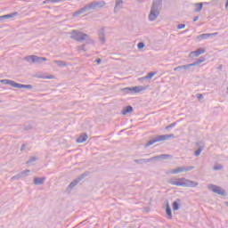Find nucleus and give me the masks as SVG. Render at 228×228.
<instances>
[{
  "label": "nucleus",
  "instance_id": "nucleus-1",
  "mask_svg": "<svg viewBox=\"0 0 228 228\" xmlns=\"http://www.w3.org/2000/svg\"><path fill=\"white\" fill-rule=\"evenodd\" d=\"M105 6H106V2H104L102 0V1L94 0V1L86 4L84 7H82L78 11L73 12L72 17H77V16L85 13V12H90V10L101 9Z\"/></svg>",
  "mask_w": 228,
  "mask_h": 228
},
{
  "label": "nucleus",
  "instance_id": "nucleus-2",
  "mask_svg": "<svg viewBox=\"0 0 228 228\" xmlns=\"http://www.w3.org/2000/svg\"><path fill=\"white\" fill-rule=\"evenodd\" d=\"M168 184L173 186H183V188H197L199 183L195 181L188 180L184 177L182 178H170L167 181Z\"/></svg>",
  "mask_w": 228,
  "mask_h": 228
},
{
  "label": "nucleus",
  "instance_id": "nucleus-3",
  "mask_svg": "<svg viewBox=\"0 0 228 228\" xmlns=\"http://www.w3.org/2000/svg\"><path fill=\"white\" fill-rule=\"evenodd\" d=\"M161 8H163V0H153L149 14V20L151 22L156 20V19L159 17Z\"/></svg>",
  "mask_w": 228,
  "mask_h": 228
},
{
  "label": "nucleus",
  "instance_id": "nucleus-4",
  "mask_svg": "<svg viewBox=\"0 0 228 228\" xmlns=\"http://www.w3.org/2000/svg\"><path fill=\"white\" fill-rule=\"evenodd\" d=\"M70 38L72 40H76L77 42H85L86 44H94V39L90 37L88 34H86L84 32H81L79 30H72L70 32Z\"/></svg>",
  "mask_w": 228,
  "mask_h": 228
},
{
  "label": "nucleus",
  "instance_id": "nucleus-5",
  "mask_svg": "<svg viewBox=\"0 0 228 228\" xmlns=\"http://www.w3.org/2000/svg\"><path fill=\"white\" fill-rule=\"evenodd\" d=\"M0 83H3V85H10V86L19 89L27 88L28 90H31V88H33V86L31 85H22L10 79H2L0 80Z\"/></svg>",
  "mask_w": 228,
  "mask_h": 228
},
{
  "label": "nucleus",
  "instance_id": "nucleus-6",
  "mask_svg": "<svg viewBox=\"0 0 228 228\" xmlns=\"http://www.w3.org/2000/svg\"><path fill=\"white\" fill-rule=\"evenodd\" d=\"M174 134H163L158 135L153 139L150 140L146 144L145 147H151V145H154V143H158V142H165V140H170V138H174Z\"/></svg>",
  "mask_w": 228,
  "mask_h": 228
},
{
  "label": "nucleus",
  "instance_id": "nucleus-7",
  "mask_svg": "<svg viewBox=\"0 0 228 228\" xmlns=\"http://www.w3.org/2000/svg\"><path fill=\"white\" fill-rule=\"evenodd\" d=\"M193 168H195V167L193 166L178 167L175 169L169 170L167 174H172V175L183 174V172H190L193 170Z\"/></svg>",
  "mask_w": 228,
  "mask_h": 228
},
{
  "label": "nucleus",
  "instance_id": "nucleus-8",
  "mask_svg": "<svg viewBox=\"0 0 228 228\" xmlns=\"http://www.w3.org/2000/svg\"><path fill=\"white\" fill-rule=\"evenodd\" d=\"M85 177H86V174H82L78 178L73 180L69 185L68 186L67 190L68 191H72V189L75 188L76 186H77V184L79 183V182L82 180V179H85Z\"/></svg>",
  "mask_w": 228,
  "mask_h": 228
},
{
  "label": "nucleus",
  "instance_id": "nucleus-9",
  "mask_svg": "<svg viewBox=\"0 0 228 228\" xmlns=\"http://www.w3.org/2000/svg\"><path fill=\"white\" fill-rule=\"evenodd\" d=\"M98 37L101 44H106V28L102 27L98 30Z\"/></svg>",
  "mask_w": 228,
  "mask_h": 228
},
{
  "label": "nucleus",
  "instance_id": "nucleus-10",
  "mask_svg": "<svg viewBox=\"0 0 228 228\" xmlns=\"http://www.w3.org/2000/svg\"><path fill=\"white\" fill-rule=\"evenodd\" d=\"M206 53V49L204 48H199L196 51L191 52L189 54V58H199L200 54H204Z\"/></svg>",
  "mask_w": 228,
  "mask_h": 228
},
{
  "label": "nucleus",
  "instance_id": "nucleus-11",
  "mask_svg": "<svg viewBox=\"0 0 228 228\" xmlns=\"http://www.w3.org/2000/svg\"><path fill=\"white\" fill-rule=\"evenodd\" d=\"M124 8V1L123 0H116L115 6H114V13H118L120 10Z\"/></svg>",
  "mask_w": 228,
  "mask_h": 228
},
{
  "label": "nucleus",
  "instance_id": "nucleus-12",
  "mask_svg": "<svg viewBox=\"0 0 228 228\" xmlns=\"http://www.w3.org/2000/svg\"><path fill=\"white\" fill-rule=\"evenodd\" d=\"M145 90H147V86H134V87H131V94H140V92H143Z\"/></svg>",
  "mask_w": 228,
  "mask_h": 228
},
{
  "label": "nucleus",
  "instance_id": "nucleus-13",
  "mask_svg": "<svg viewBox=\"0 0 228 228\" xmlns=\"http://www.w3.org/2000/svg\"><path fill=\"white\" fill-rule=\"evenodd\" d=\"M196 145L199 147V149L194 151V156H196V158H199V156H200V154L202 153V151H204V143L199 142L196 143Z\"/></svg>",
  "mask_w": 228,
  "mask_h": 228
},
{
  "label": "nucleus",
  "instance_id": "nucleus-14",
  "mask_svg": "<svg viewBox=\"0 0 228 228\" xmlns=\"http://www.w3.org/2000/svg\"><path fill=\"white\" fill-rule=\"evenodd\" d=\"M218 35V32L212 33V34H201L197 37V40H208L209 37H216Z\"/></svg>",
  "mask_w": 228,
  "mask_h": 228
},
{
  "label": "nucleus",
  "instance_id": "nucleus-15",
  "mask_svg": "<svg viewBox=\"0 0 228 228\" xmlns=\"http://www.w3.org/2000/svg\"><path fill=\"white\" fill-rule=\"evenodd\" d=\"M152 160V157L150 159H134V163H136L137 165H145L147 163H151Z\"/></svg>",
  "mask_w": 228,
  "mask_h": 228
},
{
  "label": "nucleus",
  "instance_id": "nucleus-16",
  "mask_svg": "<svg viewBox=\"0 0 228 228\" xmlns=\"http://www.w3.org/2000/svg\"><path fill=\"white\" fill-rule=\"evenodd\" d=\"M208 189L211 190V191H213L214 193H217V195H224V192L222 191L220 187L216 185L210 184L208 186Z\"/></svg>",
  "mask_w": 228,
  "mask_h": 228
},
{
  "label": "nucleus",
  "instance_id": "nucleus-17",
  "mask_svg": "<svg viewBox=\"0 0 228 228\" xmlns=\"http://www.w3.org/2000/svg\"><path fill=\"white\" fill-rule=\"evenodd\" d=\"M18 13L17 12H12L10 14H5L3 16H0V22H4V20L8 19H13V17H17Z\"/></svg>",
  "mask_w": 228,
  "mask_h": 228
},
{
  "label": "nucleus",
  "instance_id": "nucleus-18",
  "mask_svg": "<svg viewBox=\"0 0 228 228\" xmlns=\"http://www.w3.org/2000/svg\"><path fill=\"white\" fill-rule=\"evenodd\" d=\"M88 140V134H82L77 138L76 142L77 143H85Z\"/></svg>",
  "mask_w": 228,
  "mask_h": 228
},
{
  "label": "nucleus",
  "instance_id": "nucleus-19",
  "mask_svg": "<svg viewBox=\"0 0 228 228\" xmlns=\"http://www.w3.org/2000/svg\"><path fill=\"white\" fill-rule=\"evenodd\" d=\"M33 183L36 186H40L45 183V177H35Z\"/></svg>",
  "mask_w": 228,
  "mask_h": 228
},
{
  "label": "nucleus",
  "instance_id": "nucleus-20",
  "mask_svg": "<svg viewBox=\"0 0 228 228\" xmlns=\"http://www.w3.org/2000/svg\"><path fill=\"white\" fill-rule=\"evenodd\" d=\"M134 109L131 105H128L121 110V115H127L128 113H133Z\"/></svg>",
  "mask_w": 228,
  "mask_h": 228
},
{
  "label": "nucleus",
  "instance_id": "nucleus-21",
  "mask_svg": "<svg viewBox=\"0 0 228 228\" xmlns=\"http://www.w3.org/2000/svg\"><path fill=\"white\" fill-rule=\"evenodd\" d=\"M167 158H170L168 154H161L159 156L151 157L153 161H158V159H167Z\"/></svg>",
  "mask_w": 228,
  "mask_h": 228
},
{
  "label": "nucleus",
  "instance_id": "nucleus-22",
  "mask_svg": "<svg viewBox=\"0 0 228 228\" xmlns=\"http://www.w3.org/2000/svg\"><path fill=\"white\" fill-rule=\"evenodd\" d=\"M42 61H47V58L45 57H38L37 55H34V63L40 64Z\"/></svg>",
  "mask_w": 228,
  "mask_h": 228
},
{
  "label": "nucleus",
  "instance_id": "nucleus-23",
  "mask_svg": "<svg viewBox=\"0 0 228 228\" xmlns=\"http://www.w3.org/2000/svg\"><path fill=\"white\" fill-rule=\"evenodd\" d=\"M206 61V58L200 57V59L197 60L196 62L191 63V67H197L200 65V63H204Z\"/></svg>",
  "mask_w": 228,
  "mask_h": 228
},
{
  "label": "nucleus",
  "instance_id": "nucleus-24",
  "mask_svg": "<svg viewBox=\"0 0 228 228\" xmlns=\"http://www.w3.org/2000/svg\"><path fill=\"white\" fill-rule=\"evenodd\" d=\"M37 79H54L55 77L54 75H37Z\"/></svg>",
  "mask_w": 228,
  "mask_h": 228
},
{
  "label": "nucleus",
  "instance_id": "nucleus-25",
  "mask_svg": "<svg viewBox=\"0 0 228 228\" xmlns=\"http://www.w3.org/2000/svg\"><path fill=\"white\" fill-rule=\"evenodd\" d=\"M154 76H156V72H150L147 74V76L139 78V81H143V79H151V77H154Z\"/></svg>",
  "mask_w": 228,
  "mask_h": 228
},
{
  "label": "nucleus",
  "instance_id": "nucleus-26",
  "mask_svg": "<svg viewBox=\"0 0 228 228\" xmlns=\"http://www.w3.org/2000/svg\"><path fill=\"white\" fill-rule=\"evenodd\" d=\"M24 61H28V63H35V55H28L24 57Z\"/></svg>",
  "mask_w": 228,
  "mask_h": 228
},
{
  "label": "nucleus",
  "instance_id": "nucleus-27",
  "mask_svg": "<svg viewBox=\"0 0 228 228\" xmlns=\"http://www.w3.org/2000/svg\"><path fill=\"white\" fill-rule=\"evenodd\" d=\"M53 63H56L57 67H67V62L63 61H53Z\"/></svg>",
  "mask_w": 228,
  "mask_h": 228
},
{
  "label": "nucleus",
  "instance_id": "nucleus-28",
  "mask_svg": "<svg viewBox=\"0 0 228 228\" xmlns=\"http://www.w3.org/2000/svg\"><path fill=\"white\" fill-rule=\"evenodd\" d=\"M181 200H177L176 201L173 202V211H179V203Z\"/></svg>",
  "mask_w": 228,
  "mask_h": 228
},
{
  "label": "nucleus",
  "instance_id": "nucleus-29",
  "mask_svg": "<svg viewBox=\"0 0 228 228\" xmlns=\"http://www.w3.org/2000/svg\"><path fill=\"white\" fill-rule=\"evenodd\" d=\"M166 213L167 215V216H169V220L172 219V208H170V205H167V208H166Z\"/></svg>",
  "mask_w": 228,
  "mask_h": 228
},
{
  "label": "nucleus",
  "instance_id": "nucleus-30",
  "mask_svg": "<svg viewBox=\"0 0 228 228\" xmlns=\"http://www.w3.org/2000/svg\"><path fill=\"white\" fill-rule=\"evenodd\" d=\"M194 6H195L194 11L199 13V12L202 10L203 4L198 3V4H195Z\"/></svg>",
  "mask_w": 228,
  "mask_h": 228
},
{
  "label": "nucleus",
  "instance_id": "nucleus-31",
  "mask_svg": "<svg viewBox=\"0 0 228 228\" xmlns=\"http://www.w3.org/2000/svg\"><path fill=\"white\" fill-rule=\"evenodd\" d=\"M191 63L187 65L179 66L180 70H190L191 69Z\"/></svg>",
  "mask_w": 228,
  "mask_h": 228
},
{
  "label": "nucleus",
  "instance_id": "nucleus-32",
  "mask_svg": "<svg viewBox=\"0 0 228 228\" xmlns=\"http://www.w3.org/2000/svg\"><path fill=\"white\" fill-rule=\"evenodd\" d=\"M143 47H145V43L140 42L137 44V49H139V51H142V49H143Z\"/></svg>",
  "mask_w": 228,
  "mask_h": 228
},
{
  "label": "nucleus",
  "instance_id": "nucleus-33",
  "mask_svg": "<svg viewBox=\"0 0 228 228\" xmlns=\"http://www.w3.org/2000/svg\"><path fill=\"white\" fill-rule=\"evenodd\" d=\"M77 51H86V45L77 46Z\"/></svg>",
  "mask_w": 228,
  "mask_h": 228
},
{
  "label": "nucleus",
  "instance_id": "nucleus-34",
  "mask_svg": "<svg viewBox=\"0 0 228 228\" xmlns=\"http://www.w3.org/2000/svg\"><path fill=\"white\" fill-rule=\"evenodd\" d=\"M224 169V166H222L221 164L216 165L213 167V170H223Z\"/></svg>",
  "mask_w": 228,
  "mask_h": 228
},
{
  "label": "nucleus",
  "instance_id": "nucleus-35",
  "mask_svg": "<svg viewBox=\"0 0 228 228\" xmlns=\"http://www.w3.org/2000/svg\"><path fill=\"white\" fill-rule=\"evenodd\" d=\"M29 172H31V171L29 169H27L25 171L20 172V174L21 177H26L28 175V174H29Z\"/></svg>",
  "mask_w": 228,
  "mask_h": 228
},
{
  "label": "nucleus",
  "instance_id": "nucleus-36",
  "mask_svg": "<svg viewBox=\"0 0 228 228\" xmlns=\"http://www.w3.org/2000/svg\"><path fill=\"white\" fill-rule=\"evenodd\" d=\"M21 177H22V175H20V174H18V175H14V176H12V177L11 178V180H12V181H16V180L20 179Z\"/></svg>",
  "mask_w": 228,
  "mask_h": 228
},
{
  "label": "nucleus",
  "instance_id": "nucleus-37",
  "mask_svg": "<svg viewBox=\"0 0 228 228\" xmlns=\"http://www.w3.org/2000/svg\"><path fill=\"white\" fill-rule=\"evenodd\" d=\"M121 92H123L124 94H129V93H131V87L122 88Z\"/></svg>",
  "mask_w": 228,
  "mask_h": 228
},
{
  "label": "nucleus",
  "instance_id": "nucleus-38",
  "mask_svg": "<svg viewBox=\"0 0 228 228\" xmlns=\"http://www.w3.org/2000/svg\"><path fill=\"white\" fill-rule=\"evenodd\" d=\"M23 129H24V131H31V129H33V126H31V125H25Z\"/></svg>",
  "mask_w": 228,
  "mask_h": 228
},
{
  "label": "nucleus",
  "instance_id": "nucleus-39",
  "mask_svg": "<svg viewBox=\"0 0 228 228\" xmlns=\"http://www.w3.org/2000/svg\"><path fill=\"white\" fill-rule=\"evenodd\" d=\"M34 161H37V158H36V157L30 158V159L27 161V165H29L30 163H34Z\"/></svg>",
  "mask_w": 228,
  "mask_h": 228
},
{
  "label": "nucleus",
  "instance_id": "nucleus-40",
  "mask_svg": "<svg viewBox=\"0 0 228 228\" xmlns=\"http://www.w3.org/2000/svg\"><path fill=\"white\" fill-rule=\"evenodd\" d=\"M175 126H176V123H172V124L168 125L167 126H166V130L172 129V127H175Z\"/></svg>",
  "mask_w": 228,
  "mask_h": 228
},
{
  "label": "nucleus",
  "instance_id": "nucleus-41",
  "mask_svg": "<svg viewBox=\"0 0 228 228\" xmlns=\"http://www.w3.org/2000/svg\"><path fill=\"white\" fill-rule=\"evenodd\" d=\"M186 28V24H179L177 26V29H184Z\"/></svg>",
  "mask_w": 228,
  "mask_h": 228
},
{
  "label": "nucleus",
  "instance_id": "nucleus-42",
  "mask_svg": "<svg viewBox=\"0 0 228 228\" xmlns=\"http://www.w3.org/2000/svg\"><path fill=\"white\" fill-rule=\"evenodd\" d=\"M197 99H199V101H202V99H204V95H202L201 94H196Z\"/></svg>",
  "mask_w": 228,
  "mask_h": 228
},
{
  "label": "nucleus",
  "instance_id": "nucleus-43",
  "mask_svg": "<svg viewBox=\"0 0 228 228\" xmlns=\"http://www.w3.org/2000/svg\"><path fill=\"white\" fill-rule=\"evenodd\" d=\"M49 3H53V0H45L43 4H49Z\"/></svg>",
  "mask_w": 228,
  "mask_h": 228
},
{
  "label": "nucleus",
  "instance_id": "nucleus-44",
  "mask_svg": "<svg viewBox=\"0 0 228 228\" xmlns=\"http://www.w3.org/2000/svg\"><path fill=\"white\" fill-rule=\"evenodd\" d=\"M52 1H53V3H61V2H63L65 0H52Z\"/></svg>",
  "mask_w": 228,
  "mask_h": 228
},
{
  "label": "nucleus",
  "instance_id": "nucleus-45",
  "mask_svg": "<svg viewBox=\"0 0 228 228\" xmlns=\"http://www.w3.org/2000/svg\"><path fill=\"white\" fill-rule=\"evenodd\" d=\"M197 20H199V16L193 18V22H197Z\"/></svg>",
  "mask_w": 228,
  "mask_h": 228
},
{
  "label": "nucleus",
  "instance_id": "nucleus-46",
  "mask_svg": "<svg viewBox=\"0 0 228 228\" xmlns=\"http://www.w3.org/2000/svg\"><path fill=\"white\" fill-rule=\"evenodd\" d=\"M24 149H26V144L21 145L20 151H24Z\"/></svg>",
  "mask_w": 228,
  "mask_h": 228
},
{
  "label": "nucleus",
  "instance_id": "nucleus-47",
  "mask_svg": "<svg viewBox=\"0 0 228 228\" xmlns=\"http://www.w3.org/2000/svg\"><path fill=\"white\" fill-rule=\"evenodd\" d=\"M174 70H175V72H177V70H181V69H180V68H179V66H178V67H176V68H174Z\"/></svg>",
  "mask_w": 228,
  "mask_h": 228
},
{
  "label": "nucleus",
  "instance_id": "nucleus-48",
  "mask_svg": "<svg viewBox=\"0 0 228 228\" xmlns=\"http://www.w3.org/2000/svg\"><path fill=\"white\" fill-rule=\"evenodd\" d=\"M95 63H98V64L101 63V59H96Z\"/></svg>",
  "mask_w": 228,
  "mask_h": 228
},
{
  "label": "nucleus",
  "instance_id": "nucleus-49",
  "mask_svg": "<svg viewBox=\"0 0 228 228\" xmlns=\"http://www.w3.org/2000/svg\"><path fill=\"white\" fill-rule=\"evenodd\" d=\"M228 8V0H226V3H225V9L227 10Z\"/></svg>",
  "mask_w": 228,
  "mask_h": 228
},
{
  "label": "nucleus",
  "instance_id": "nucleus-50",
  "mask_svg": "<svg viewBox=\"0 0 228 228\" xmlns=\"http://www.w3.org/2000/svg\"><path fill=\"white\" fill-rule=\"evenodd\" d=\"M224 206H227V208H228V201L224 202Z\"/></svg>",
  "mask_w": 228,
  "mask_h": 228
}]
</instances>
